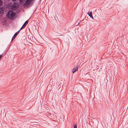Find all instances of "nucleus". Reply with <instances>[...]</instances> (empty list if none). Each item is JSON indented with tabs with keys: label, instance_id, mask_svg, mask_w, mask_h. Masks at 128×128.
<instances>
[{
	"label": "nucleus",
	"instance_id": "nucleus-1",
	"mask_svg": "<svg viewBox=\"0 0 128 128\" xmlns=\"http://www.w3.org/2000/svg\"><path fill=\"white\" fill-rule=\"evenodd\" d=\"M15 14L16 13L15 12L11 10H9L7 16L8 18L12 20L13 19Z\"/></svg>",
	"mask_w": 128,
	"mask_h": 128
},
{
	"label": "nucleus",
	"instance_id": "nucleus-2",
	"mask_svg": "<svg viewBox=\"0 0 128 128\" xmlns=\"http://www.w3.org/2000/svg\"><path fill=\"white\" fill-rule=\"evenodd\" d=\"M33 0H26L24 5H26L27 6L29 5L33 1Z\"/></svg>",
	"mask_w": 128,
	"mask_h": 128
},
{
	"label": "nucleus",
	"instance_id": "nucleus-3",
	"mask_svg": "<svg viewBox=\"0 0 128 128\" xmlns=\"http://www.w3.org/2000/svg\"><path fill=\"white\" fill-rule=\"evenodd\" d=\"M28 20L26 21L24 23V24L23 25H22V26L20 30H22L26 26L27 24L28 23Z\"/></svg>",
	"mask_w": 128,
	"mask_h": 128
},
{
	"label": "nucleus",
	"instance_id": "nucleus-4",
	"mask_svg": "<svg viewBox=\"0 0 128 128\" xmlns=\"http://www.w3.org/2000/svg\"><path fill=\"white\" fill-rule=\"evenodd\" d=\"M78 65L76 66L75 68H74L72 71V73L73 74L77 71L78 69Z\"/></svg>",
	"mask_w": 128,
	"mask_h": 128
},
{
	"label": "nucleus",
	"instance_id": "nucleus-5",
	"mask_svg": "<svg viewBox=\"0 0 128 128\" xmlns=\"http://www.w3.org/2000/svg\"><path fill=\"white\" fill-rule=\"evenodd\" d=\"M20 30H19L17 32H16L15 33L13 37L12 38V41L13 40H14L16 38L19 32V31Z\"/></svg>",
	"mask_w": 128,
	"mask_h": 128
},
{
	"label": "nucleus",
	"instance_id": "nucleus-6",
	"mask_svg": "<svg viewBox=\"0 0 128 128\" xmlns=\"http://www.w3.org/2000/svg\"><path fill=\"white\" fill-rule=\"evenodd\" d=\"M55 28L56 30H58L60 28V26L59 24H57L55 26Z\"/></svg>",
	"mask_w": 128,
	"mask_h": 128
},
{
	"label": "nucleus",
	"instance_id": "nucleus-7",
	"mask_svg": "<svg viewBox=\"0 0 128 128\" xmlns=\"http://www.w3.org/2000/svg\"><path fill=\"white\" fill-rule=\"evenodd\" d=\"M87 14L91 18L94 19V18L92 16V12L89 11L88 12Z\"/></svg>",
	"mask_w": 128,
	"mask_h": 128
},
{
	"label": "nucleus",
	"instance_id": "nucleus-8",
	"mask_svg": "<svg viewBox=\"0 0 128 128\" xmlns=\"http://www.w3.org/2000/svg\"><path fill=\"white\" fill-rule=\"evenodd\" d=\"M3 8L2 7H0V13H1L2 12H3Z\"/></svg>",
	"mask_w": 128,
	"mask_h": 128
},
{
	"label": "nucleus",
	"instance_id": "nucleus-9",
	"mask_svg": "<svg viewBox=\"0 0 128 128\" xmlns=\"http://www.w3.org/2000/svg\"><path fill=\"white\" fill-rule=\"evenodd\" d=\"M3 4V2L2 0H0V6H2Z\"/></svg>",
	"mask_w": 128,
	"mask_h": 128
},
{
	"label": "nucleus",
	"instance_id": "nucleus-10",
	"mask_svg": "<svg viewBox=\"0 0 128 128\" xmlns=\"http://www.w3.org/2000/svg\"><path fill=\"white\" fill-rule=\"evenodd\" d=\"M74 128H77V125L76 124H74Z\"/></svg>",
	"mask_w": 128,
	"mask_h": 128
},
{
	"label": "nucleus",
	"instance_id": "nucleus-11",
	"mask_svg": "<svg viewBox=\"0 0 128 128\" xmlns=\"http://www.w3.org/2000/svg\"><path fill=\"white\" fill-rule=\"evenodd\" d=\"M23 1H22V0H20V3L21 4H22Z\"/></svg>",
	"mask_w": 128,
	"mask_h": 128
},
{
	"label": "nucleus",
	"instance_id": "nucleus-12",
	"mask_svg": "<svg viewBox=\"0 0 128 128\" xmlns=\"http://www.w3.org/2000/svg\"><path fill=\"white\" fill-rule=\"evenodd\" d=\"M16 0H12V2H14L16 1Z\"/></svg>",
	"mask_w": 128,
	"mask_h": 128
}]
</instances>
